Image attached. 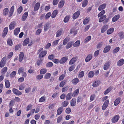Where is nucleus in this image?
Segmentation results:
<instances>
[{"mask_svg":"<svg viewBox=\"0 0 124 124\" xmlns=\"http://www.w3.org/2000/svg\"><path fill=\"white\" fill-rule=\"evenodd\" d=\"M121 98L118 97L116 98L114 102V105L115 106H117L120 103Z\"/></svg>","mask_w":124,"mask_h":124,"instance_id":"17","label":"nucleus"},{"mask_svg":"<svg viewBox=\"0 0 124 124\" xmlns=\"http://www.w3.org/2000/svg\"><path fill=\"white\" fill-rule=\"evenodd\" d=\"M24 69L23 67L20 68L18 70V73L19 75H20L21 73H22L24 72Z\"/></svg>","mask_w":124,"mask_h":124,"instance_id":"56","label":"nucleus"},{"mask_svg":"<svg viewBox=\"0 0 124 124\" xmlns=\"http://www.w3.org/2000/svg\"><path fill=\"white\" fill-rule=\"evenodd\" d=\"M43 49L42 48H40L37 52V54H39L40 53V54L39 55V57L40 58H42L44 57L46 54L47 53V51L46 50L42 51Z\"/></svg>","mask_w":124,"mask_h":124,"instance_id":"1","label":"nucleus"},{"mask_svg":"<svg viewBox=\"0 0 124 124\" xmlns=\"http://www.w3.org/2000/svg\"><path fill=\"white\" fill-rule=\"evenodd\" d=\"M62 115L60 116L57 118V123H60L62 120Z\"/></svg>","mask_w":124,"mask_h":124,"instance_id":"53","label":"nucleus"},{"mask_svg":"<svg viewBox=\"0 0 124 124\" xmlns=\"http://www.w3.org/2000/svg\"><path fill=\"white\" fill-rule=\"evenodd\" d=\"M12 91L13 93L19 96L22 95V93L21 92L19 91L18 89L14 88L12 89Z\"/></svg>","mask_w":124,"mask_h":124,"instance_id":"4","label":"nucleus"},{"mask_svg":"<svg viewBox=\"0 0 124 124\" xmlns=\"http://www.w3.org/2000/svg\"><path fill=\"white\" fill-rule=\"evenodd\" d=\"M28 15V13L27 12H25L22 16V20L24 21L26 19Z\"/></svg>","mask_w":124,"mask_h":124,"instance_id":"14","label":"nucleus"},{"mask_svg":"<svg viewBox=\"0 0 124 124\" xmlns=\"http://www.w3.org/2000/svg\"><path fill=\"white\" fill-rule=\"evenodd\" d=\"M106 6V4L104 3L100 5L99 7L98 10L99 11H101L104 9Z\"/></svg>","mask_w":124,"mask_h":124,"instance_id":"20","label":"nucleus"},{"mask_svg":"<svg viewBox=\"0 0 124 124\" xmlns=\"http://www.w3.org/2000/svg\"><path fill=\"white\" fill-rule=\"evenodd\" d=\"M79 92V89H78L76 90L72 94V96L75 97L77 96Z\"/></svg>","mask_w":124,"mask_h":124,"instance_id":"31","label":"nucleus"},{"mask_svg":"<svg viewBox=\"0 0 124 124\" xmlns=\"http://www.w3.org/2000/svg\"><path fill=\"white\" fill-rule=\"evenodd\" d=\"M71 109L69 108H66L65 110V112L67 114H69L71 112Z\"/></svg>","mask_w":124,"mask_h":124,"instance_id":"62","label":"nucleus"},{"mask_svg":"<svg viewBox=\"0 0 124 124\" xmlns=\"http://www.w3.org/2000/svg\"><path fill=\"white\" fill-rule=\"evenodd\" d=\"M120 118V116L118 115L114 116L111 120L112 122L113 123H115L117 122Z\"/></svg>","mask_w":124,"mask_h":124,"instance_id":"2","label":"nucleus"},{"mask_svg":"<svg viewBox=\"0 0 124 124\" xmlns=\"http://www.w3.org/2000/svg\"><path fill=\"white\" fill-rule=\"evenodd\" d=\"M6 58L5 57H4L2 59L0 63V67H3L4 66L6 63Z\"/></svg>","mask_w":124,"mask_h":124,"instance_id":"5","label":"nucleus"},{"mask_svg":"<svg viewBox=\"0 0 124 124\" xmlns=\"http://www.w3.org/2000/svg\"><path fill=\"white\" fill-rule=\"evenodd\" d=\"M16 74L15 71H14L12 72L10 74V77L11 78H13L15 76Z\"/></svg>","mask_w":124,"mask_h":124,"instance_id":"50","label":"nucleus"},{"mask_svg":"<svg viewBox=\"0 0 124 124\" xmlns=\"http://www.w3.org/2000/svg\"><path fill=\"white\" fill-rule=\"evenodd\" d=\"M62 32V30L60 29L58 30L56 33V37H57L61 36Z\"/></svg>","mask_w":124,"mask_h":124,"instance_id":"30","label":"nucleus"},{"mask_svg":"<svg viewBox=\"0 0 124 124\" xmlns=\"http://www.w3.org/2000/svg\"><path fill=\"white\" fill-rule=\"evenodd\" d=\"M46 100L45 97L44 96L41 97L39 100V102H44Z\"/></svg>","mask_w":124,"mask_h":124,"instance_id":"57","label":"nucleus"},{"mask_svg":"<svg viewBox=\"0 0 124 124\" xmlns=\"http://www.w3.org/2000/svg\"><path fill=\"white\" fill-rule=\"evenodd\" d=\"M30 41V39L29 38H27L25 39L23 42V46H24L26 45Z\"/></svg>","mask_w":124,"mask_h":124,"instance_id":"27","label":"nucleus"},{"mask_svg":"<svg viewBox=\"0 0 124 124\" xmlns=\"http://www.w3.org/2000/svg\"><path fill=\"white\" fill-rule=\"evenodd\" d=\"M14 6H12L10 9L9 12L8 14V16L9 17H11L12 15L14 10Z\"/></svg>","mask_w":124,"mask_h":124,"instance_id":"12","label":"nucleus"},{"mask_svg":"<svg viewBox=\"0 0 124 124\" xmlns=\"http://www.w3.org/2000/svg\"><path fill=\"white\" fill-rule=\"evenodd\" d=\"M91 39V36H87L85 40V42H87L89 41Z\"/></svg>","mask_w":124,"mask_h":124,"instance_id":"60","label":"nucleus"},{"mask_svg":"<svg viewBox=\"0 0 124 124\" xmlns=\"http://www.w3.org/2000/svg\"><path fill=\"white\" fill-rule=\"evenodd\" d=\"M114 30L113 28H111L108 30L107 31V34L109 35L111 34Z\"/></svg>","mask_w":124,"mask_h":124,"instance_id":"34","label":"nucleus"},{"mask_svg":"<svg viewBox=\"0 0 124 124\" xmlns=\"http://www.w3.org/2000/svg\"><path fill=\"white\" fill-rule=\"evenodd\" d=\"M40 6V3L39 2H37L35 5L34 10L36 11L39 8Z\"/></svg>","mask_w":124,"mask_h":124,"instance_id":"28","label":"nucleus"},{"mask_svg":"<svg viewBox=\"0 0 124 124\" xmlns=\"http://www.w3.org/2000/svg\"><path fill=\"white\" fill-rule=\"evenodd\" d=\"M79 79L78 78H76L73 79L72 80V82L74 85H76L79 81Z\"/></svg>","mask_w":124,"mask_h":124,"instance_id":"45","label":"nucleus"},{"mask_svg":"<svg viewBox=\"0 0 124 124\" xmlns=\"http://www.w3.org/2000/svg\"><path fill=\"white\" fill-rule=\"evenodd\" d=\"M80 12L79 11H77L75 12L73 15V19H75L77 18L79 16Z\"/></svg>","mask_w":124,"mask_h":124,"instance_id":"10","label":"nucleus"},{"mask_svg":"<svg viewBox=\"0 0 124 124\" xmlns=\"http://www.w3.org/2000/svg\"><path fill=\"white\" fill-rule=\"evenodd\" d=\"M80 44V41L79 40L77 41L73 44V46L74 47H77Z\"/></svg>","mask_w":124,"mask_h":124,"instance_id":"40","label":"nucleus"},{"mask_svg":"<svg viewBox=\"0 0 124 124\" xmlns=\"http://www.w3.org/2000/svg\"><path fill=\"white\" fill-rule=\"evenodd\" d=\"M16 26V24L15 22H12L9 26V29L11 30L13 29Z\"/></svg>","mask_w":124,"mask_h":124,"instance_id":"16","label":"nucleus"},{"mask_svg":"<svg viewBox=\"0 0 124 124\" xmlns=\"http://www.w3.org/2000/svg\"><path fill=\"white\" fill-rule=\"evenodd\" d=\"M77 56L74 57L72 58L69 61V64L71 65L73 64L77 60Z\"/></svg>","mask_w":124,"mask_h":124,"instance_id":"8","label":"nucleus"},{"mask_svg":"<svg viewBox=\"0 0 124 124\" xmlns=\"http://www.w3.org/2000/svg\"><path fill=\"white\" fill-rule=\"evenodd\" d=\"M105 11L104 10L102 11L98 15V17H100L103 16V15L105 13Z\"/></svg>","mask_w":124,"mask_h":124,"instance_id":"51","label":"nucleus"},{"mask_svg":"<svg viewBox=\"0 0 124 124\" xmlns=\"http://www.w3.org/2000/svg\"><path fill=\"white\" fill-rule=\"evenodd\" d=\"M90 18L89 17H86L84 20L83 24L84 25L87 24L90 21Z\"/></svg>","mask_w":124,"mask_h":124,"instance_id":"21","label":"nucleus"},{"mask_svg":"<svg viewBox=\"0 0 124 124\" xmlns=\"http://www.w3.org/2000/svg\"><path fill=\"white\" fill-rule=\"evenodd\" d=\"M22 7L21 6H20L17 9V12L18 13L20 14L22 12Z\"/></svg>","mask_w":124,"mask_h":124,"instance_id":"63","label":"nucleus"},{"mask_svg":"<svg viewBox=\"0 0 124 124\" xmlns=\"http://www.w3.org/2000/svg\"><path fill=\"white\" fill-rule=\"evenodd\" d=\"M112 89V88L111 86H110L104 92V94L106 95Z\"/></svg>","mask_w":124,"mask_h":124,"instance_id":"43","label":"nucleus"},{"mask_svg":"<svg viewBox=\"0 0 124 124\" xmlns=\"http://www.w3.org/2000/svg\"><path fill=\"white\" fill-rule=\"evenodd\" d=\"M70 16L69 15L66 16L64 18L63 20L64 22L65 23L68 22L70 18Z\"/></svg>","mask_w":124,"mask_h":124,"instance_id":"33","label":"nucleus"},{"mask_svg":"<svg viewBox=\"0 0 124 124\" xmlns=\"http://www.w3.org/2000/svg\"><path fill=\"white\" fill-rule=\"evenodd\" d=\"M70 33H73L74 34V35H75L77 33V31L76 30H75V29H72L70 30Z\"/></svg>","mask_w":124,"mask_h":124,"instance_id":"54","label":"nucleus"},{"mask_svg":"<svg viewBox=\"0 0 124 124\" xmlns=\"http://www.w3.org/2000/svg\"><path fill=\"white\" fill-rule=\"evenodd\" d=\"M63 108L62 107H59L57 111V114L56 115H61L63 111Z\"/></svg>","mask_w":124,"mask_h":124,"instance_id":"9","label":"nucleus"},{"mask_svg":"<svg viewBox=\"0 0 124 124\" xmlns=\"http://www.w3.org/2000/svg\"><path fill=\"white\" fill-rule=\"evenodd\" d=\"M47 70L46 68H43L41 69L40 71V73L41 74H44L47 72Z\"/></svg>","mask_w":124,"mask_h":124,"instance_id":"41","label":"nucleus"},{"mask_svg":"<svg viewBox=\"0 0 124 124\" xmlns=\"http://www.w3.org/2000/svg\"><path fill=\"white\" fill-rule=\"evenodd\" d=\"M65 4V1L64 0H61L59 3L58 7L59 8H62L64 6Z\"/></svg>","mask_w":124,"mask_h":124,"instance_id":"11","label":"nucleus"},{"mask_svg":"<svg viewBox=\"0 0 124 124\" xmlns=\"http://www.w3.org/2000/svg\"><path fill=\"white\" fill-rule=\"evenodd\" d=\"M49 24L48 23L45 24L44 27V30L45 31H46L49 28Z\"/></svg>","mask_w":124,"mask_h":124,"instance_id":"52","label":"nucleus"},{"mask_svg":"<svg viewBox=\"0 0 124 124\" xmlns=\"http://www.w3.org/2000/svg\"><path fill=\"white\" fill-rule=\"evenodd\" d=\"M110 65V63L109 61L107 62L104 64L103 66V69L106 70L108 69L109 68Z\"/></svg>","mask_w":124,"mask_h":124,"instance_id":"7","label":"nucleus"},{"mask_svg":"<svg viewBox=\"0 0 124 124\" xmlns=\"http://www.w3.org/2000/svg\"><path fill=\"white\" fill-rule=\"evenodd\" d=\"M85 73L84 71H81L80 72L78 75V78H81L84 76Z\"/></svg>","mask_w":124,"mask_h":124,"instance_id":"36","label":"nucleus"},{"mask_svg":"<svg viewBox=\"0 0 124 124\" xmlns=\"http://www.w3.org/2000/svg\"><path fill=\"white\" fill-rule=\"evenodd\" d=\"M7 70V67H5L3 68L1 70V73L2 74H3L6 72Z\"/></svg>","mask_w":124,"mask_h":124,"instance_id":"46","label":"nucleus"},{"mask_svg":"<svg viewBox=\"0 0 124 124\" xmlns=\"http://www.w3.org/2000/svg\"><path fill=\"white\" fill-rule=\"evenodd\" d=\"M9 12V9L7 8H4L3 11V14L4 16L7 15Z\"/></svg>","mask_w":124,"mask_h":124,"instance_id":"24","label":"nucleus"},{"mask_svg":"<svg viewBox=\"0 0 124 124\" xmlns=\"http://www.w3.org/2000/svg\"><path fill=\"white\" fill-rule=\"evenodd\" d=\"M124 63V61L123 59H121L119 60L117 63V65L118 66H121Z\"/></svg>","mask_w":124,"mask_h":124,"instance_id":"29","label":"nucleus"},{"mask_svg":"<svg viewBox=\"0 0 124 124\" xmlns=\"http://www.w3.org/2000/svg\"><path fill=\"white\" fill-rule=\"evenodd\" d=\"M72 96V93H70L68 94L67 95L66 99L67 100H70Z\"/></svg>","mask_w":124,"mask_h":124,"instance_id":"35","label":"nucleus"},{"mask_svg":"<svg viewBox=\"0 0 124 124\" xmlns=\"http://www.w3.org/2000/svg\"><path fill=\"white\" fill-rule=\"evenodd\" d=\"M92 57L93 55L92 54H89L85 58V61L86 62H88L92 59Z\"/></svg>","mask_w":124,"mask_h":124,"instance_id":"15","label":"nucleus"},{"mask_svg":"<svg viewBox=\"0 0 124 124\" xmlns=\"http://www.w3.org/2000/svg\"><path fill=\"white\" fill-rule=\"evenodd\" d=\"M106 16L105 15H104L103 16H101L99 19V22H101L103 21L106 18Z\"/></svg>","mask_w":124,"mask_h":124,"instance_id":"39","label":"nucleus"},{"mask_svg":"<svg viewBox=\"0 0 124 124\" xmlns=\"http://www.w3.org/2000/svg\"><path fill=\"white\" fill-rule=\"evenodd\" d=\"M8 31V27H5L2 33V37H4L7 35Z\"/></svg>","mask_w":124,"mask_h":124,"instance_id":"13","label":"nucleus"},{"mask_svg":"<svg viewBox=\"0 0 124 124\" xmlns=\"http://www.w3.org/2000/svg\"><path fill=\"white\" fill-rule=\"evenodd\" d=\"M24 57L23 53L21 52L20 53L19 57V60L20 62H21L22 60Z\"/></svg>","mask_w":124,"mask_h":124,"instance_id":"25","label":"nucleus"},{"mask_svg":"<svg viewBox=\"0 0 124 124\" xmlns=\"http://www.w3.org/2000/svg\"><path fill=\"white\" fill-rule=\"evenodd\" d=\"M20 30L19 28H17L15 29L14 30V33L15 35L16 36L18 35Z\"/></svg>","mask_w":124,"mask_h":124,"instance_id":"32","label":"nucleus"},{"mask_svg":"<svg viewBox=\"0 0 124 124\" xmlns=\"http://www.w3.org/2000/svg\"><path fill=\"white\" fill-rule=\"evenodd\" d=\"M58 13V11L57 10H55L53 12L51 15V17L52 18L55 17L56 16Z\"/></svg>","mask_w":124,"mask_h":124,"instance_id":"26","label":"nucleus"},{"mask_svg":"<svg viewBox=\"0 0 124 124\" xmlns=\"http://www.w3.org/2000/svg\"><path fill=\"white\" fill-rule=\"evenodd\" d=\"M43 77V75L41 74L38 75L36 77V78L37 80H40Z\"/></svg>","mask_w":124,"mask_h":124,"instance_id":"61","label":"nucleus"},{"mask_svg":"<svg viewBox=\"0 0 124 124\" xmlns=\"http://www.w3.org/2000/svg\"><path fill=\"white\" fill-rule=\"evenodd\" d=\"M120 17L119 15H117L114 16L112 19V21L113 22H115L116 21L119 19Z\"/></svg>","mask_w":124,"mask_h":124,"instance_id":"19","label":"nucleus"},{"mask_svg":"<svg viewBox=\"0 0 124 124\" xmlns=\"http://www.w3.org/2000/svg\"><path fill=\"white\" fill-rule=\"evenodd\" d=\"M88 1L87 0H85L82 2V6L83 7H85L87 5Z\"/></svg>","mask_w":124,"mask_h":124,"instance_id":"48","label":"nucleus"},{"mask_svg":"<svg viewBox=\"0 0 124 124\" xmlns=\"http://www.w3.org/2000/svg\"><path fill=\"white\" fill-rule=\"evenodd\" d=\"M109 103V101L108 100H106L104 103L102 107V109L103 110H105L108 107Z\"/></svg>","mask_w":124,"mask_h":124,"instance_id":"3","label":"nucleus"},{"mask_svg":"<svg viewBox=\"0 0 124 124\" xmlns=\"http://www.w3.org/2000/svg\"><path fill=\"white\" fill-rule=\"evenodd\" d=\"M119 47H117L113 50V53L114 54L116 53L117 52L119 51Z\"/></svg>","mask_w":124,"mask_h":124,"instance_id":"59","label":"nucleus"},{"mask_svg":"<svg viewBox=\"0 0 124 124\" xmlns=\"http://www.w3.org/2000/svg\"><path fill=\"white\" fill-rule=\"evenodd\" d=\"M60 40V39L56 40L54 41L52 43V45L53 46H56L58 44L59 41Z\"/></svg>","mask_w":124,"mask_h":124,"instance_id":"55","label":"nucleus"},{"mask_svg":"<svg viewBox=\"0 0 124 124\" xmlns=\"http://www.w3.org/2000/svg\"><path fill=\"white\" fill-rule=\"evenodd\" d=\"M51 74L50 73H47L45 74L44 78L46 79H49L50 77Z\"/></svg>","mask_w":124,"mask_h":124,"instance_id":"47","label":"nucleus"},{"mask_svg":"<svg viewBox=\"0 0 124 124\" xmlns=\"http://www.w3.org/2000/svg\"><path fill=\"white\" fill-rule=\"evenodd\" d=\"M101 81L99 80H96L94 81L93 83V85H100Z\"/></svg>","mask_w":124,"mask_h":124,"instance_id":"42","label":"nucleus"},{"mask_svg":"<svg viewBox=\"0 0 124 124\" xmlns=\"http://www.w3.org/2000/svg\"><path fill=\"white\" fill-rule=\"evenodd\" d=\"M69 103V102L68 101H64L62 103L61 107H65L68 105Z\"/></svg>","mask_w":124,"mask_h":124,"instance_id":"37","label":"nucleus"},{"mask_svg":"<svg viewBox=\"0 0 124 124\" xmlns=\"http://www.w3.org/2000/svg\"><path fill=\"white\" fill-rule=\"evenodd\" d=\"M94 73L93 71H91L88 74V77L89 78L93 77L94 76Z\"/></svg>","mask_w":124,"mask_h":124,"instance_id":"44","label":"nucleus"},{"mask_svg":"<svg viewBox=\"0 0 124 124\" xmlns=\"http://www.w3.org/2000/svg\"><path fill=\"white\" fill-rule=\"evenodd\" d=\"M118 35L120 39H123L124 38V35H123V32H119L118 33Z\"/></svg>","mask_w":124,"mask_h":124,"instance_id":"49","label":"nucleus"},{"mask_svg":"<svg viewBox=\"0 0 124 124\" xmlns=\"http://www.w3.org/2000/svg\"><path fill=\"white\" fill-rule=\"evenodd\" d=\"M7 43L10 46L12 45L13 42L11 39H8L7 40Z\"/></svg>","mask_w":124,"mask_h":124,"instance_id":"58","label":"nucleus"},{"mask_svg":"<svg viewBox=\"0 0 124 124\" xmlns=\"http://www.w3.org/2000/svg\"><path fill=\"white\" fill-rule=\"evenodd\" d=\"M68 60V57L66 56H65L62 58L60 60L59 62L61 64H63L66 62Z\"/></svg>","mask_w":124,"mask_h":124,"instance_id":"6","label":"nucleus"},{"mask_svg":"<svg viewBox=\"0 0 124 124\" xmlns=\"http://www.w3.org/2000/svg\"><path fill=\"white\" fill-rule=\"evenodd\" d=\"M73 43V41H70L66 45V48L68 49L71 47L72 46Z\"/></svg>","mask_w":124,"mask_h":124,"instance_id":"38","label":"nucleus"},{"mask_svg":"<svg viewBox=\"0 0 124 124\" xmlns=\"http://www.w3.org/2000/svg\"><path fill=\"white\" fill-rule=\"evenodd\" d=\"M70 105L72 107L74 106L76 104V99L73 98L70 101Z\"/></svg>","mask_w":124,"mask_h":124,"instance_id":"18","label":"nucleus"},{"mask_svg":"<svg viewBox=\"0 0 124 124\" xmlns=\"http://www.w3.org/2000/svg\"><path fill=\"white\" fill-rule=\"evenodd\" d=\"M108 28V25H104L101 29V33H103L106 31Z\"/></svg>","mask_w":124,"mask_h":124,"instance_id":"23","label":"nucleus"},{"mask_svg":"<svg viewBox=\"0 0 124 124\" xmlns=\"http://www.w3.org/2000/svg\"><path fill=\"white\" fill-rule=\"evenodd\" d=\"M53 65V63L51 62H49L47 63L46 66L47 67H52Z\"/></svg>","mask_w":124,"mask_h":124,"instance_id":"64","label":"nucleus"},{"mask_svg":"<svg viewBox=\"0 0 124 124\" xmlns=\"http://www.w3.org/2000/svg\"><path fill=\"white\" fill-rule=\"evenodd\" d=\"M111 47L109 46H107L104 48L103 52L104 53H106L108 52L110 50Z\"/></svg>","mask_w":124,"mask_h":124,"instance_id":"22","label":"nucleus"}]
</instances>
